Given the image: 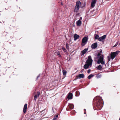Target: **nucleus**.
Listing matches in <instances>:
<instances>
[{
	"label": "nucleus",
	"mask_w": 120,
	"mask_h": 120,
	"mask_svg": "<svg viewBox=\"0 0 120 120\" xmlns=\"http://www.w3.org/2000/svg\"><path fill=\"white\" fill-rule=\"evenodd\" d=\"M40 76V75H38L37 77V79H38V78Z\"/></svg>",
	"instance_id": "72a5a7b5"
},
{
	"label": "nucleus",
	"mask_w": 120,
	"mask_h": 120,
	"mask_svg": "<svg viewBox=\"0 0 120 120\" xmlns=\"http://www.w3.org/2000/svg\"><path fill=\"white\" fill-rule=\"evenodd\" d=\"M101 75L99 74H98L96 76V77L98 78H101Z\"/></svg>",
	"instance_id": "4be33fe9"
},
{
	"label": "nucleus",
	"mask_w": 120,
	"mask_h": 120,
	"mask_svg": "<svg viewBox=\"0 0 120 120\" xmlns=\"http://www.w3.org/2000/svg\"><path fill=\"white\" fill-rule=\"evenodd\" d=\"M61 4L62 5H63V4H62V2H61Z\"/></svg>",
	"instance_id": "f704fd0d"
},
{
	"label": "nucleus",
	"mask_w": 120,
	"mask_h": 120,
	"mask_svg": "<svg viewBox=\"0 0 120 120\" xmlns=\"http://www.w3.org/2000/svg\"><path fill=\"white\" fill-rule=\"evenodd\" d=\"M66 47L67 49H68V45L67 43L66 44Z\"/></svg>",
	"instance_id": "cd10ccee"
},
{
	"label": "nucleus",
	"mask_w": 120,
	"mask_h": 120,
	"mask_svg": "<svg viewBox=\"0 0 120 120\" xmlns=\"http://www.w3.org/2000/svg\"><path fill=\"white\" fill-rule=\"evenodd\" d=\"M118 52V51H117L115 52H112L111 53L110 56L111 57V58L112 60L115 58L116 55L117 54Z\"/></svg>",
	"instance_id": "423d86ee"
},
{
	"label": "nucleus",
	"mask_w": 120,
	"mask_h": 120,
	"mask_svg": "<svg viewBox=\"0 0 120 120\" xmlns=\"http://www.w3.org/2000/svg\"><path fill=\"white\" fill-rule=\"evenodd\" d=\"M98 44L97 42L94 43L93 44L91 45V48L94 49H95L97 47Z\"/></svg>",
	"instance_id": "1a4fd4ad"
},
{
	"label": "nucleus",
	"mask_w": 120,
	"mask_h": 120,
	"mask_svg": "<svg viewBox=\"0 0 120 120\" xmlns=\"http://www.w3.org/2000/svg\"><path fill=\"white\" fill-rule=\"evenodd\" d=\"M106 35H104L102 36L99 38L98 39V40L100 41H102L104 40L106 38Z\"/></svg>",
	"instance_id": "6e6552de"
},
{
	"label": "nucleus",
	"mask_w": 120,
	"mask_h": 120,
	"mask_svg": "<svg viewBox=\"0 0 120 120\" xmlns=\"http://www.w3.org/2000/svg\"><path fill=\"white\" fill-rule=\"evenodd\" d=\"M40 94V93L39 92H37L36 94L34 95V100H36L37 98H38L39 97Z\"/></svg>",
	"instance_id": "9b49d317"
},
{
	"label": "nucleus",
	"mask_w": 120,
	"mask_h": 120,
	"mask_svg": "<svg viewBox=\"0 0 120 120\" xmlns=\"http://www.w3.org/2000/svg\"><path fill=\"white\" fill-rule=\"evenodd\" d=\"M102 54V51L101 50L97 56V57L98 59L97 63L98 64L101 63L102 65H104L105 67H106V65L105 64V61L104 60V56Z\"/></svg>",
	"instance_id": "f257e3e1"
},
{
	"label": "nucleus",
	"mask_w": 120,
	"mask_h": 120,
	"mask_svg": "<svg viewBox=\"0 0 120 120\" xmlns=\"http://www.w3.org/2000/svg\"><path fill=\"white\" fill-rule=\"evenodd\" d=\"M111 59V57L110 56H108V60L109 61Z\"/></svg>",
	"instance_id": "393cba45"
},
{
	"label": "nucleus",
	"mask_w": 120,
	"mask_h": 120,
	"mask_svg": "<svg viewBox=\"0 0 120 120\" xmlns=\"http://www.w3.org/2000/svg\"><path fill=\"white\" fill-rule=\"evenodd\" d=\"M96 2V0H92L91 6V8H93L94 7Z\"/></svg>",
	"instance_id": "0eeeda50"
},
{
	"label": "nucleus",
	"mask_w": 120,
	"mask_h": 120,
	"mask_svg": "<svg viewBox=\"0 0 120 120\" xmlns=\"http://www.w3.org/2000/svg\"><path fill=\"white\" fill-rule=\"evenodd\" d=\"M119 120H120V118L119 119Z\"/></svg>",
	"instance_id": "c9c22d12"
},
{
	"label": "nucleus",
	"mask_w": 120,
	"mask_h": 120,
	"mask_svg": "<svg viewBox=\"0 0 120 120\" xmlns=\"http://www.w3.org/2000/svg\"><path fill=\"white\" fill-rule=\"evenodd\" d=\"M118 44V42H117L116 43V44L115 45H116V46H117V45Z\"/></svg>",
	"instance_id": "2f4dec72"
},
{
	"label": "nucleus",
	"mask_w": 120,
	"mask_h": 120,
	"mask_svg": "<svg viewBox=\"0 0 120 120\" xmlns=\"http://www.w3.org/2000/svg\"><path fill=\"white\" fill-rule=\"evenodd\" d=\"M81 5V3L79 1H77L76 2V4L75 6V8L74 9V12H77Z\"/></svg>",
	"instance_id": "20e7f679"
},
{
	"label": "nucleus",
	"mask_w": 120,
	"mask_h": 120,
	"mask_svg": "<svg viewBox=\"0 0 120 120\" xmlns=\"http://www.w3.org/2000/svg\"><path fill=\"white\" fill-rule=\"evenodd\" d=\"M99 35H96L95 37V39H98L99 38Z\"/></svg>",
	"instance_id": "b1692460"
},
{
	"label": "nucleus",
	"mask_w": 120,
	"mask_h": 120,
	"mask_svg": "<svg viewBox=\"0 0 120 120\" xmlns=\"http://www.w3.org/2000/svg\"><path fill=\"white\" fill-rule=\"evenodd\" d=\"M88 39L87 37H84L82 39V46H84L87 43Z\"/></svg>",
	"instance_id": "39448f33"
},
{
	"label": "nucleus",
	"mask_w": 120,
	"mask_h": 120,
	"mask_svg": "<svg viewBox=\"0 0 120 120\" xmlns=\"http://www.w3.org/2000/svg\"><path fill=\"white\" fill-rule=\"evenodd\" d=\"M84 110L85 111V112H84V114H86V109H84Z\"/></svg>",
	"instance_id": "7c9ffc66"
},
{
	"label": "nucleus",
	"mask_w": 120,
	"mask_h": 120,
	"mask_svg": "<svg viewBox=\"0 0 120 120\" xmlns=\"http://www.w3.org/2000/svg\"><path fill=\"white\" fill-rule=\"evenodd\" d=\"M70 109H73L74 106L73 105L71 104H70L68 105Z\"/></svg>",
	"instance_id": "f3484780"
},
{
	"label": "nucleus",
	"mask_w": 120,
	"mask_h": 120,
	"mask_svg": "<svg viewBox=\"0 0 120 120\" xmlns=\"http://www.w3.org/2000/svg\"><path fill=\"white\" fill-rule=\"evenodd\" d=\"M27 104H25L24 105L23 109V112L24 113L26 112L27 109Z\"/></svg>",
	"instance_id": "f8f14e48"
},
{
	"label": "nucleus",
	"mask_w": 120,
	"mask_h": 120,
	"mask_svg": "<svg viewBox=\"0 0 120 120\" xmlns=\"http://www.w3.org/2000/svg\"><path fill=\"white\" fill-rule=\"evenodd\" d=\"M88 49H85L83 50L81 52V53L82 55L84 54L88 50Z\"/></svg>",
	"instance_id": "2eb2a0df"
},
{
	"label": "nucleus",
	"mask_w": 120,
	"mask_h": 120,
	"mask_svg": "<svg viewBox=\"0 0 120 120\" xmlns=\"http://www.w3.org/2000/svg\"><path fill=\"white\" fill-rule=\"evenodd\" d=\"M62 49L64 52H66L67 50L65 48L63 47L62 48Z\"/></svg>",
	"instance_id": "a878e982"
},
{
	"label": "nucleus",
	"mask_w": 120,
	"mask_h": 120,
	"mask_svg": "<svg viewBox=\"0 0 120 120\" xmlns=\"http://www.w3.org/2000/svg\"><path fill=\"white\" fill-rule=\"evenodd\" d=\"M116 46V45L115 44L113 46V47H114Z\"/></svg>",
	"instance_id": "473e14b6"
},
{
	"label": "nucleus",
	"mask_w": 120,
	"mask_h": 120,
	"mask_svg": "<svg viewBox=\"0 0 120 120\" xmlns=\"http://www.w3.org/2000/svg\"><path fill=\"white\" fill-rule=\"evenodd\" d=\"M56 54L59 57H61V55L60 54V52H57V53H56Z\"/></svg>",
	"instance_id": "5701e85b"
},
{
	"label": "nucleus",
	"mask_w": 120,
	"mask_h": 120,
	"mask_svg": "<svg viewBox=\"0 0 120 120\" xmlns=\"http://www.w3.org/2000/svg\"><path fill=\"white\" fill-rule=\"evenodd\" d=\"M82 17H80V18L79 19V20H80V21H81L82 20Z\"/></svg>",
	"instance_id": "c756f323"
},
{
	"label": "nucleus",
	"mask_w": 120,
	"mask_h": 120,
	"mask_svg": "<svg viewBox=\"0 0 120 120\" xmlns=\"http://www.w3.org/2000/svg\"><path fill=\"white\" fill-rule=\"evenodd\" d=\"M84 76V75L83 74H79L77 76L78 78H83Z\"/></svg>",
	"instance_id": "dca6fc26"
},
{
	"label": "nucleus",
	"mask_w": 120,
	"mask_h": 120,
	"mask_svg": "<svg viewBox=\"0 0 120 120\" xmlns=\"http://www.w3.org/2000/svg\"><path fill=\"white\" fill-rule=\"evenodd\" d=\"M90 69H89L88 70L87 72V73H90Z\"/></svg>",
	"instance_id": "c85d7f7f"
},
{
	"label": "nucleus",
	"mask_w": 120,
	"mask_h": 120,
	"mask_svg": "<svg viewBox=\"0 0 120 120\" xmlns=\"http://www.w3.org/2000/svg\"><path fill=\"white\" fill-rule=\"evenodd\" d=\"M79 37V36L76 34H75L74 36V40L76 41Z\"/></svg>",
	"instance_id": "4468645a"
},
{
	"label": "nucleus",
	"mask_w": 120,
	"mask_h": 120,
	"mask_svg": "<svg viewBox=\"0 0 120 120\" xmlns=\"http://www.w3.org/2000/svg\"><path fill=\"white\" fill-rule=\"evenodd\" d=\"M94 75L92 74H91L88 77V78L89 79H90L91 78L93 77Z\"/></svg>",
	"instance_id": "6ab92c4d"
},
{
	"label": "nucleus",
	"mask_w": 120,
	"mask_h": 120,
	"mask_svg": "<svg viewBox=\"0 0 120 120\" xmlns=\"http://www.w3.org/2000/svg\"><path fill=\"white\" fill-rule=\"evenodd\" d=\"M73 95L72 93H69L68 96L67 98L68 100L71 99L72 98Z\"/></svg>",
	"instance_id": "9d476101"
},
{
	"label": "nucleus",
	"mask_w": 120,
	"mask_h": 120,
	"mask_svg": "<svg viewBox=\"0 0 120 120\" xmlns=\"http://www.w3.org/2000/svg\"><path fill=\"white\" fill-rule=\"evenodd\" d=\"M119 45H120V44H119Z\"/></svg>",
	"instance_id": "e433bc0d"
},
{
	"label": "nucleus",
	"mask_w": 120,
	"mask_h": 120,
	"mask_svg": "<svg viewBox=\"0 0 120 120\" xmlns=\"http://www.w3.org/2000/svg\"><path fill=\"white\" fill-rule=\"evenodd\" d=\"M79 92L78 91L76 92V96H78L79 95Z\"/></svg>",
	"instance_id": "bb28decb"
},
{
	"label": "nucleus",
	"mask_w": 120,
	"mask_h": 120,
	"mask_svg": "<svg viewBox=\"0 0 120 120\" xmlns=\"http://www.w3.org/2000/svg\"><path fill=\"white\" fill-rule=\"evenodd\" d=\"M93 60L91 56H88V59L87 60L86 64H85L84 66V68L85 69L88 68L91 65L92 63Z\"/></svg>",
	"instance_id": "7ed1b4c3"
},
{
	"label": "nucleus",
	"mask_w": 120,
	"mask_h": 120,
	"mask_svg": "<svg viewBox=\"0 0 120 120\" xmlns=\"http://www.w3.org/2000/svg\"><path fill=\"white\" fill-rule=\"evenodd\" d=\"M102 67V66L101 65H100L97 67V68L98 70H101V69Z\"/></svg>",
	"instance_id": "a211bd4d"
},
{
	"label": "nucleus",
	"mask_w": 120,
	"mask_h": 120,
	"mask_svg": "<svg viewBox=\"0 0 120 120\" xmlns=\"http://www.w3.org/2000/svg\"><path fill=\"white\" fill-rule=\"evenodd\" d=\"M76 23L78 26H79L81 25L82 22L81 21L78 20L76 21Z\"/></svg>",
	"instance_id": "ddd939ff"
},
{
	"label": "nucleus",
	"mask_w": 120,
	"mask_h": 120,
	"mask_svg": "<svg viewBox=\"0 0 120 120\" xmlns=\"http://www.w3.org/2000/svg\"><path fill=\"white\" fill-rule=\"evenodd\" d=\"M95 99L97 100L96 102L97 106L100 109H101L103 106V100L101 97L98 96L94 98V101Z\"/></svg>",
	"instance_id": "f03ea898"
},
{
	"label": "nucleus",
	"mask_w": 120,
	"mask_h": 120,
	"mask_svg": "<svg viewBox=\"0 0 120 120\" xmlns=\"http://www.w3.org/2000/svg\"><path fill=\"white\" fill-rule=\"evenodd\" d=\"M58 115H57L56 116H54L53 120H56L58 117Z\"/></svg>",
	"instance_id": "412c9836"
},
{
	"label": "nucleus",
	"mask_w": 120,
	"mask_h": 120,
	"mask_svg": "<svg viewBox=\"0 0 120 120\" xmlns=\"http://www.w3.org/2000/svg\"><path fill=\"white\" fill-rule=\"evenodd\" d=\"M63 74L64 75H66L67 72L65 70H63L62 71Z\"/></svg>",
	"instance_id": "aec40b11"
}]
</instances>
